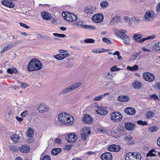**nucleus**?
I'll return each mask as SVG.
<instances>
[{"label": "nucleus", "mask_w": 160, "mask_h": 160, "mask_svg": "<svg viewBox=\"0 0 160 160\" xmlns=\"http://www.w3.org/2000/svg\"><path fill=\"white\" fill-rule=\"evenodd\" d=\"M59 121L62 124L67 126L71 125L73 123V118L69 114L67 113L62 112L58 116Z\"/></svg>", "instance_id": "obj_1"}, {"label": "nucleus", "mask_w": 160, "mask_h": 160, "mask_svg": "<svg viewBox=\"0 0 160 160\" xmlns=\"http://www.w3.org/2000/svg\"><path fill=\"white\" fill-rule=\"evenodd\" d=\"M42 68V64L37 59H32L27 66L28 71H29L39 70Z\"/></svg>", "instance_id": "obj_2"}, {"label": "nucleus", "mask_w": 160, "mask_h": 160, "mask_svg": "<svg viewBox=\"0 0 160 160\" xmlns=\"http://www.w3.org/2000/svg\"><path fill=\"white\" fill-rule=\"evenodd\" d=\"M126 32V30L121 29H118L115 33L117 37L122 38L127 45H129L130 44V39L128 37L124 34Z\"/></svg>", "instance_id": "obj_3"}, {"label": "nucleus", "mask_w": 160, "mask_h": 160, "mask_svg": "<svg viewBox=\"0 0 160 160\" xmlns=\"http://www.w3.org/2000/svg\"><path fill=\"white\" fill-rule=\"evenodd\" d=\"M110 117L112 121L116 122H121L122 118V114L120 112H112L110 114Z\"/></svg>", "instance_id": "obj_4"}, {"label": "nucleus", "mask_w": 160, "mask_h": 160, "mask_svg": "<svg viewBox=\"0 0 160 160\" xmlns=\"http://www.w3.org/2000/svg\"><path fill=\"white\" fill-rule=\"evenodd\" d=\"M81 84L80 82L76 83L74 84L68 86L62 90L60 92V94H65L69 92H71L80 86Z\"/></svg>", "instance_id": "obj_5"}, {"label": "nucleus", "mask_w": 160, "mask_h": 160, "mask_svg": "<svg viewBox=\"0 0 160 160\" xmlns=\"http://www.w3.org/2000/svg\"><path fill=\"white\" fill-rule=\"evenodd\" d=\"M91 128L89 127H84L82 129L83 133H81L82 139L86 140L87 137L91 134Z\"/></svg>", "instance_id": "obj_6"}, {"label": "nucleus", "mask_w": 160, "mask_h": 160, "mask_svg": "<svg viewBox=\"0 0 160 160\" xmlns=\"http://www.w3.org/2000/svg\"><path fill=\"white\" fill-rule=\"evenodd\" d=\"M63 13L62 16L64 17V19L67 21L69 22H73L77 20V17L74 14L66 12L64 13L65 16H63Z\"/></svg>", "instance_id": "obj_7"}, {"label": "nucleus", "mask_w": 160, "mask_h": 160, "mask_svg": "<svg viewBox=\"0 0 160 160\" xmlns=\"http://www.w3.org/2000/svg\"><path fill=\"white\" fill-rule=\"evenodd\" d=\"M156 14L152 10L147 11L145 14L144 18L147 21H151L155 18Z\"/></svg>", "instance_id": "obj_8"}, {"label": "nucleus", "mask_w": 160, "mask_h": 160, "mask_svg": "<svg viewBox=\"0 0 160 160\" xmlns=\"http://www.w3.org/2000/svg\"><path fill=\"white\" fill-rule=\"evenodd\" d=\"M142 77L146 81L149 82L152 81L155 79L154 75L149 72H147L143 73Z\"/></svg>", "instance_id": "obj_9"}, {"label": "nucleus", "mask_w": 160, "mask_h": 160, "mask_svg": "<svg viewBox=\"0 0 160 160\" xmlns=\"http://www.w3.org/2000/svg\"><path fill=\"white\" fill-rule=\"evenodd\" d=\"M93 21L96 23L102 22L103 19V16L101 13H98L94 15L92 17Z\"/></svg>", "instance_id": "obj_10"}, {"label": "nucleus", "mask_w": 160, "mask_h": 160, "mask_svg": "<svg viewBox=\"0 0 160 160\" xmlns=\"http://www.w3.org/2000/svg\"><path fill=\"white\" fill-rule=\"evenodd\" d=\"M66 139L68 142L72 143L77 141L78 139V136L75 134H69L66 136Z\"/></svg>", "instance_id": "obj_11"}, {"label": "nucleus", "mask_w": 160, "mask_h": 160, "mask_svg": "<svg viewBox=\"0 0 160 160\" xmlns=\"http://www.w3.org/2000/svg\"><path fill=\"white\" fill-rule=\"evenodd\" d=\"M101 158L102 160H112V154L109 152H106L102 154Z\"/></svg>", "instance_id": "obj_12"}, {"label": "nucleus", "mask_w": 160, "mask_h": 160, "mask_svg": "<svg viewBox=\"0 0 160 160\" xmlns=\"http://www.w3.org/2000/svg\"><path fill=\"white\" fill-rule=\"evenodd\" d=\"M108 150L113 152H118L120 150V146L115 144H112L108 148Z\"/></svg>", "instance_id": "obj_13"}, {"label": "nucleus", "mask_w": 160, "mask_h": 160, "mask_svg": "<svg viewBox=\"0 0 160 160\" xmlns=\"http://www.w3.org/2000/svg\"><path fill=\"white\" fill-rule=\"evenodd\" d=\"M1 3L2 5L9 8H12L15 6L14 3L8 0H3L2 1Z\"/></svg>", "instance_id": "obj_14"}, {"label": "nucleus", "mask_w": 160, "mask_h": 160, "mask_svg": "<svg viewBox=\"0 0 160 160\" xmlns=\"http://www.w3.org/2000/svg\"><path fill=\"white\" fill-rule=\"evenodd\" d=\"M124 112L126 114L129 115H135L136 110L132 108L128 107L125 109Z\"/></svg>", "instance_id": "obj_15"}, {"label": "nucleus", "mask_w": 160, "mask_h": 160, "mask_svg": "<svg viewBox=\"0 0 160 160\" xmlns=\"http://www.w3.org/2000/svg\"><path fill=\"white\" fill-rule=\"evenodd\" d=\"M18 44V43L17 42H15L14 43H11L7 45L5 47L3 48V49L1 51V53H2L5 52V51L11 48L13 46L16 45Z\"/></svg>", "instance_id": "obj_16"}, {"label": "nucleus", "mask_w": 160, "mask_h": 160, "mask_svg": "<svg viewBox=\"0 0 160 160\" xmlns=\"http://www.w3.org/2000/svg\"><path fill=\"white\" fill-rule=\"evenodd\" d=\"M125 125L126 129L128 130H131L133 129L135 126V124L131 122L125 123Z\"/></svg>", "instance_id": "obj_17"}, {"label": "nucleus", "mask_w": 160, "mask_h": 160, "mask_svg": "<svg viewBox=\"0 0 160 160\" xmlns=\"http://www.w3.org/2000/svg\"><path fill=\"white\" fill-rule=\"evenodd\" d=\"M20 151L23 153H27L30 150V147L28 145H22L19 148Z\"/></svg>", "instance_id": "obj_18"}, {"label": "nucleus", "mask_w": 160, "mask_h": 160, "mask_svg": "<svg viewBox=\"0 0 160 160\" xmlns=\"http://www.w3.org/2000/svg\"><path fill=\"white\" fill-rule=\"evenodd\" d=\"M125 130L124 127L122 126H118L116 130V132L118 133V134L117 135V136L118 137H121L122 133L124 132Z\"/></svg>", "instance_id": "obj_19"}, {"label": "nucleus", "mask_w": 160, "mask_h": 160, "mask_svg": "<svg viewBox=\"0 0 160 160\" xmlns=\"http://www.w3.org/2000/svg\"><path fill=\"white\" fill-rule=\"evenodd\" d=\"M118 99L121 102H126L129 100V98L128 95H121L118 97Z\"/></svg>", "instance_id": "obj_20"}, {"label": "nucleus", "mask_w": 160, "mask_h": 160, "mask_svg": "<svg viewBox=\"0 0 160 160\" xmlns=\"http://www.w3.org/2000/svg\"><path fill=\"white\" fill-rule=\"evenodd\" d=\"M83 120L84 123H90L93 121V119L89 115H86L83 118Z\"/></svg>", "instance_id": "obj_21"}, {"label": "nucleus", "mask_w": 160, "mask_h": 160, "mask_svg": "<svg viewBox=\"0 0 160 160\" xmlns=\"http://www.w3.org/2000/svg\"><path fill=\"white\" fill-rule=\"evenodd\" d=\"M112 74V72L111 73L110 72H106L103 74L102 77L104 79L108 81H111L112 79V78L111 77Z\"/></svg>", "instance_id": "obj_22"}, {"label": "nucleus", "mask_w": 160, "mask_h": 160, "mask_svg": "<svg viewBox=\"0 0 160 160\" xmlns=\"http://www.w3.org/2000/svg\"><path fill=\"white\" fill-rule=\"evenodd\" d=\"M38 110L40 112L43 113L47 112L48 110L47 107L44 105H41L39 106L38 107Z\"/></svg>", "instance_id": "obj_23"}, {"label": "nucleus", "mask_w": 160, "mask_h": 160, "mask_svg": "<svg viewBox=\"0 0 160 160\" xmlns=\"http://www.w3.org/2000/svg\"><path fill=\"white\" fill-rule=\"evenodd\" d=\"M110 94L108 92L106 93L103 95H100L97 97H95L93 100L94 101H100L104 98L106 96Z\"/></svg>", "instance_id": "obj_24"}, {"label": "nucleus", "mask_w": 160, "mask_h": 160, "mask_svg": "<svg viewBox=\"0 0 160 160\" xmlns=\"http://www.w3.org/2000/svg\"><path fill=\"white\" fill-rule=\"evenodd\" d=\"M141 82L136 80L132 84V87L134 89H139L141 88Z\"/></svg>", "instance_id": "obj_25"}, {"label": "nucleus", "mask_w": 160, "mask_h": 160, "mask_svg": "<svg viewBox=\"0 0 160 160\" xmlns=\"http://www.w3.org/2000/svg\"><path fill=\"white\" fill-rule=\"evenodd\" d=\"M11 139L15 143L18 142L20 141V137L16 134L13 135L11 137Z\"/></svg>", "instance_id": "obj_26"}, {"label": "nucleus", "mask_w": 160, "mask_h": 160, "mask_svg": "<svg viewBox=\"0 0 160 160\" xmlns=\"http://www.w3.org/2000/svg\"><path fill=\"white\" fill-rule=\"evenodd\" d=\"M70 59H71L70 58L67 59L65 62L62 63V65L68 68H71L73 66V65L72 64V63L68 62Z\"/></svg>", "instance_id": "obj_27"}, {"label": "nucleus", "mask_w": 160, "mask_h": 160, "mask_svg": "<svg viewBox=\"0 0 160 160\" xmlns=\"http://www.w3.org/2000/svg\"><path fill=\"white\" fill-rule=\"evenodd\" d=\"M34 130L32 128L29 127L26 134L28 137H31L34 135Z\"/></svg>", "instance_id": "obj_28"}, {"label": "nucleus", "mask_w": 160, "mask_h": 160, "mask_svg": "<svg viewBox=\"0 0 160 160\" xmlns=\"http://www.w3.org/2000/svg\"><path fill=\"white\" fill-rule=\"evenodd\" d=\"M61 151L62 149L60 148H54L52 150L51 153L53 155H56Z\"/></svg>", "instance_id": "obj_29"}, {"label": "nucleus", "mask_w": 160, "mask_h": 160, "mask_svg": "<svg viewBox=\"0 0 160 160\" xmlns=\"http://www.w3.org/2000/svg\"><path fill=\"white\" fill-rule=\"evenodd\" d=\"M138 68L139 67L137 65H135L133 67H127V69L131 71H137Z\"/></svg>", "instance_id": "obj_30"}, {"label": "nucleus", "mask_w": 160, "mask_h": 160, "mask_svg": "<svg viewBox=\"0 0 160 160\" xmlns=\"http://www.w3.org/2000/svg\"><path fill=\"white\" fill-rule=\"evenodd\" d=\"M42 16L43 19L47 20H50L51 18L50 14L46 12L42 13Z\"/></svg>", "instance_id": "obj_31"}, {"label": "nucleus", "mask_w": 160, "mask_h": 160, "mask_svg": "<svg viewBox=\"0 0 160 160\" xmlns=\"http://www.w3.org/2000/svg\"><path fill=\"white\" fill-rule=\"evenodd\" d=\"M136 37H138V35L135 34L133 36V39L134 40L137 42H139L141 43H142L144 41H142L143 38L141 39V37H139L137 38H136Z\"/></svg>", "instance_id": "obj_32"}, {"label": "nucleus", "mask_w": 160, "mask_h": 160, "mask_svg": "<svg viewBox=\"0 0 160 160\" xmlns=\"http://www.w3.org/2000/svg\"><path fill=\"white\" fill-rule=\"evenodd\" d=\"M74 24L77 26L80 27L85 29L86 25H84L82 22L81 21H77L75 22Z\"/></svg>", "instance_id": "obj_33"}, {"label": "nucleus", "mask_w": 160, "mask_h": 160, "mask_svg": "<svg viewBox=\"0 0 160 160\" xmlns=\"http://www.w3.org/2000/svg\"><path fill=\"white\" fill-rule=\"evenodd\" d=\"M120 17L118 16H116L112 19L111 21V23H114L115 22H119L120 20Z\"/></svg>", "instance_id": "obj_34"}, {"label": "nucleus", "mask_w": 160, "mask_h": 160, "mask_svg": "<svg viewBox=\"0 0 160 160\" xmlns=\"http://www.w3.org/2000/svg\"><path fill=\"white\" fill-rule=\"evenodd\" d=\"M109 3L107 1H103L101 2L100 6L102 8H104L108 7L109 5Z\"/></svg>", "instance_id": "obj_35"}, {"label": "nucleus", "mask_w": 160, "mask_h": 160, "mask_svg": "<svg viewBox=\"0 0 160 160\" xmlns=\"http://www.w3.org/2000/svg\"><path fill=\"white\" fill-rule=\"evenodd\" d=\"M153 48L157 51H160V42L157 43L153 46Z\"/></svg>", "instance_id": "obj_36"}, {"label": "nucleus", "mask_w": 160, "mask_h": 160, "mask_svg": "<svg viewBox=\"0 0 160 160\" xmlns=\"http://www.w3.org/2000/svg\"><path fill=\"white\" fill-rule=\"evenodd\" d=\"M92 8L88 6L85 8L84 11L87 14H90L92 13Z\"/></svg>", "instance_id": "obj_37"}, {"label": "nucleus", "mask_w": 160, "mask_h": 160, "mask_svg": "<svg viewBox=\"0 0 160 160\" xmlns=\"http://www.w3.org/2000/svg\"><path fill=\"white\" fill-rule=\"evenodd\" d=\"M142 52L141 51L138 52L132 55L131 57V59L132 60H134L136 59L138 56Z\"/></svg>", "instance_id": "obj_38"}, {"label": "nucleus", "mask_w": 160, "mask_h": 160, "mask_svg": "<svg viewBox=\"0 0 160 160\" xmlns=\"http://www.w3.org/2000/svg\"><path fill=\"white\" fill-rule=\"evenodd\" d=\"M7 72L10 74H13V73H16L17 72V70L15 68L13 70L12 69L9 68L7 70Z\"/></svg>", "instance_id": "obj_39"}, {"label": "nucleus", "mask_w": 160, "mask_h": 160, "mask_svg": "<svg viewBox=\"0 0 160 160\" xmlns=\"http://www.w3.org/2000/svg\"><path fill=\"white\" fill-rule=\"evenodd\" d=\"M138 124L142 126L146 125H148V122L145 121H142L141 120H138L137 122Z\"/></svg>", "instance_id": "obj_40"}, {"label": "nucleus", "mask_w": 160, "mask_h": 160, "mask_svg": "<svg viewBox=\"0 0 160 160\" xmlns=\"http://www.w3.org/2000/svg\"><path fill=\"white\" fill-rule=\"evenodd\" d=\"M132 138L130 136L126 137L125 138V139L127 141H128L129 142V144H132L133 143L132 141Z\"/></svg>", "instance_id": "obj_41"}, {"label": "nucleus", "mask_w": 160, "mask_h": 160, "mask_svg": "<svg viewBox=\"0 0 160 160\" xmlns=\"http://www.w3.org/2000/svg\"><path fill=\"white\" fill-rule=\"evenodd\" d=\"M10 150L14 152H18V150L14 146H11L10 147Z\"/></svg>", "instance_id": "obj_42"}, {"label": "nucleus", "mask_w": 160, "mask_h": 160, "mask_svg": "<svg viewBox=\"0 0 160 160\" xmlns=\"http://www.w3.org/2000/svg\"><path fill=\"white\" fill-rule=\"evenodd\" d=\"M85 29H88L91 30H94L95 29V27L94 26H92L91 25H86L85 26Z\"/></svg>", "instance_id": "obj_43"}, {"label": "nucleus", "mask_w": 160, "mask_h": 160, "mask_svg": "<svg viewBox=\"0 0 160 160\" xmlns=\"http://www.w3.org/2000/svg\"><path fill=\"white\" fill-rule=\"evenodd\" d=\"M156 37V35H152L151 36H149V37H147V38H143V40L142 41H145L146 40L151 39L154 38Z\"/></svg>", "instance_id": "obj_44"}, {"label": "nucleus", "mask_w": 160, "mask_h": 160, "mask_svg": "<svg viewBox=\"0 0 160 160\" xmlns=\"http://www.w3.org/2000/svg\"><path fill=\"white\" fill-rule=\"evenodd\" d=\"M53 35L56 37H58L60 38H65L66 35L64 34H58L57 33H53Z\"/></svg>", "instance_id": "obj_45"}, {"label": "nucleus", "mask_w": 160, "mask_h": 160, "mask_svg": "<svg viewBox=\"0 0 160 160\" xmlns=\"http://www.w3.org/2000/svg\"><path fill=\"white\" fill-rule=\"evenodd\" d=\"M154 113L153 112H147L146 115V118H152L153 117Z\"/></svg>", "instance_id": "obj_46"}, {"label": "nucleus", "mask_w": 160, "mask_h": 160, "mask_svg": "<svg viewBox=\"0 0 160 160\" xmlns=\"http://www.w3.org/2000/svg\"><path fill=\"white\" fill-rule=\"evenodd\" d=\"M94 41L93 39L91 38L87 39L84 40V42L86 43H93Z\"/></svg>", "instance_id": "obj_47"}, {"label": "nucleus", "mask_w": 160, "mask_h": 160, "mask_svg": "<svg viewBox=\"0 0 160 160\" xmlns=\"http://www.w3.org/2000/svg\"><path fill=\"white\" fill-rule=\"evenodd\" d=\"M54 58L58 60H62V56L61 54H58L56 55H54Z\"/></svg>", "instance_id": "obj_48"}, {"label": "nucleus", "mask_w": 160, "mask_h": 160, "mask_svg": "<svg viewBox=\"0 0 160 160\" xmlns=\"http://www.w3.org/2000/svg\"><path fill=\"white\" fill-rule=\"evenodd\" d=\"M102 40L103 42H106L108 44H111V42L110 41L108 38H104L102 39Z\"/></svg>", "instance_id": "obj_49"}, {"label": "nucleus", "mask_w": 160, "mask_h": 160, "mask_svg": "<svg viewBox=\"0 0 160 160\" xmlns=\"http://www.w3.org/2000/svg\"><path fill=\"white\" fill-rule=\"evenodd\" d=\"M149 129L152 132H154L157 130L158 127L156 126H154L149 127Z\"/></svg>", "instance_id": "obj_50"}, {"label": "nucleus", "mask_w": 160, "mask_h": 160, "mask_svg": "<svg viewBox=\"0 0 160 160\" xmlns=\"http://www.w3.org/2000/svg\"><path fill=\"white\" fill-rule=\"evenodd\" d=\"M43 38L44 39H46L49 41L52 42V39L50 37L48 36H47L43 35Z\"/></svg>", "instance_id": "obj_51"}, {"label": "nucleus", "mask_w": 160, "mask_h": 160, "mask_svg": "<svg viewBox=\"0 0 160 160\" xmlns=\"http://www.w3.org/2000/svg\"><path fill=\"white\" fill-rule=\"evenodd\" d=\"M62 56V59H64L65 58L68 57L70 55L69 53H61V54Z\"/></svg>", "instance_id": "obj_52"}, {"label": "nucleus", "mask_w": 160, "mask_h": 160, "mask_svg": "<svg viewBox=\"0 0 160 160\" xmlns=\"http://www.w3.org/2000/svg\"><path fill=\"white\" fill-rule=\"evenodd\" d=\"M150 98L153 99L154 100H159L158 97L155 94L151 95L150 96Z\"/></svg>", "instance_id": "obj_53"}, {"label": "nucleus", "mask_w": 160, "mask_h": 160, "mask_svg": "<svg viewBox=\"0 0 160 160\" xmlns=\"http://www.w3.org/2000/svg\"><path fill=\"white\" fill-rule=\"evenodd\" d=\"M108 113V111L105 110H101L100 112H98V113L100 115H105L106 114Z\"/></svg>", "instance_id": "obj_54"}, {"label": "nucleus", "mask_w": 160, "mask_h": 160, "mask_svg": "<svg viewBox=\"0 0 160 160\" xmlns=\"http://www.w3.org/2000/svg\"><path fill=\"white\" fill-rule=\"evenodd\" d=\"M156 11L157 12V14L158 15V13L160 11V3H158L156 7Z\"/></svg>", "instance_id": "obj_55"}, {"label": "nucleus", "mask_w": 160, "mask_h": 160, "mask_svg": "<svg viewBox=\"0 0 160 160\" xmlns=\"http://www.w3.org/2000/svg\"><path fill=\"white\" fill-rule=\"evenodd\" d=\"M135 158L137 160H141V155L140 153H137L135 155Z\"/></svg>", "instance_id": "obj_56"}, {"label": "nucleus", "mask_w": 160, "mask_h": 160, "mask_svg": "<svg viewBox=\"0 0 160 160\" xmlns=\"http://www.w3.org/2000/svg\"><path fill=\"white\" fill-rule=\"evenodd\" d=\"M19 24L21 26L25 28H26L28 29L29 28V26H27L25 23L22 22H20Z\"/></svg>", "instance_id": "obj_57"}, {"label": "nucleus", "mask_w": 160, "mask_h": 160, "mask_svg": "<svg viewBox=\"0 0 160 160\" xmlns=\"http://www.w3.org/2000/svg\"><path fill=\"white\" fill-rule=\"evenodd\" d=\"M49 156L45 155L43 158L42 160H51Z\"/></svg>", "instance_id": "obj_58"}, {"label": "nucleus", "mask_w": 160, "mask_h": 160, "mask_svg": "<svg viewBox=\"0 0 160 160\" xmlns=\"http://www.w3.org/2000/svg\"><path fill=\"white\" fill-rule=\"evenodd\" d=\"M155 156V154L153 153L152 152H151L150 151L148 153L147 155V157H148L149 156H150L151 157H152Z\"/></svg>", "instance_id": "obj_59"}, {"label": "nucleus", "mask_w": 160, "mask_h": 160, "mask_svg": "<svg viewBox=\"0 0 160 160\" xmlns=\"http://www.w3.org/2000/svg\"><path fill=\"white\" fill-rule=\"evenodd\" d=\"M28 112L27 111H25L21 113V115L22 117H24L27 115Z\"/></svg>", "instance_id": "obj_60"}, {"label": "nucleus", "mask_w": 160, "mask_h": 160, "mask_svg": "<svg viewBox=\"0 0 160 160\" xmlns=\"http://www.w3.org/2000/svg\"><path fill=\"white\" fill-rule=\"evenodd\" d=\"M55 142L57 143L60 144L61 142V140L60 139L57 138H56L55 141Z\"/></svg>", "instance_id": "obj_61"}, {"label": "nucleus", "mask_w": 160, "mask_h": 160, "mask_svg": "<svg viewBox=\"0 0 160 160\" xmlns=\"http://www.w3.org/2000/svg\"><path fill=\"white\" fill-rule=\"evenodd\" d=\"M28 86V84L26 83H23L21 85V87L23 88H26Z\"/></svg>", "instance_id": "obj_62"}, {"label": "nucleus", "mask_w": 160, "mask_h": 160, "mask_svg": "<svg viewBox=\"0 0 160 160\" xmlns=\"http://www.w3.org/2000/svg\"><path fill=\"white\" fill-rule=\"evenodd\" d=\"M116 69H117V66L115 65L110 68V71L112 72L116 71Z\"/></svg>", "instance_id": "obj_63"}, {"label": "nucleus", "mask_w": 160, "mask_h": 160, "mask_svg": "<svg viewBox=\"0 0 160 160\" xmlns=\"http://www.w3.org/2000/svg\"><path fill=\"white\" fill-rule=\"evenodd\" d=\"M72 146V145H67L66 146H65V148L66 149L69 151L71 149Z\"/></svg>", "instance_id": "obj_64"}]
</instances>
